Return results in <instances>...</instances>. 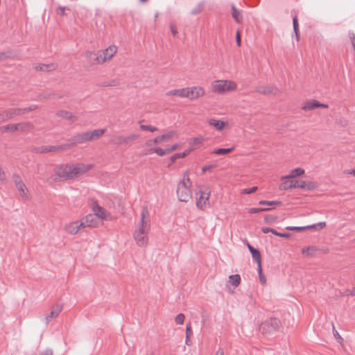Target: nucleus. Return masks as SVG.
<instances>
[{
	"mask_svg": "<svg viewBox=\"0 0 355 355\" xmlns=\"http://www.w3.org/2000/svg\"><path fill=\"white\" fill-rule=\"evenodd\" d=\"M150 228L149 213L146 208H143L139 226L134 232V239L140 247H145L148 241V233Z\"/></svg>",
	"mask_w": 355,
	"mask_h": 355,
	"instance_id": "1",
	"label": "nucleus"
},
{
	"mask_svg": "<svg viewBox=\"0 0 355 355\" xmlns=\"http://www.w3.org/2000/svg\"><path fill=\"white\" fill-rule=\"evenodd\" d=\"M192 183L186 173L184 178L180 181L177 187V196L180 201L187 202L192 197L191 187Z\"/></svg>",
	"mask_w": 355,
	"mask_h": 355,
	"instance_id": "2",
	"label": "nucleus"
},
{
	"mask_svg": "<svg viewBox=\"0 0 355 355\" xmlns=\"http://www.w3.org/2000/svg\"><path fill=\"white\" fill-rule=\"evenodd\" d=\"M72 165L60 164L54 168V181H64L74 178Z\"/></svg>",
	"mask_w": 355,
	"mask_h": 355,
	"instance_id": "3",
	"label": "nucleus"
},
{
	"mask_svg": "<svg viewBox=\"0 0 355 355\" xmlns=\"http://www.w3.org/2000/svg\"><path fill=\"white\" fill-rule=\"evenodd\" d=\"M212 91L218 94H223L226 92L233 91L236 88L234 82L225 80H217L212 83Z\"/></svg>",
	"mask_w": 355,
	"mask_h": 355,
	"instance_id": "4",
	"label": "nucleus"
},
{
	"mask_svg": "<svg viewBox=\"0 0 355 355\" xmlns=\"http://www.w3.org/2000/svg\"><path fill=\"white\" fill-rule=\"evenodd\" d=\"M280 326V321L276 318H270L262 322L259 327V331L265 336H268L276 332Z\"/></svg>",
	"mask_w": 355,
	"mask_h": 355,
	"instance_id": "5",
	"label": "nucleus"
},
{
	"mask_svg": "<svg viewBox=\"0 0 355 355\" xmlns=\"http://www.w3.org/2000/svg\"><path fill=\"white\" fill-rule=\"evenodd\" d=\"M89 141H90L89 133L88 132H85L83 133L77 134L69 139L67 142V145L69 146V149L78 144H83Z\"/></svg>",
	"mask_w": 355,
	"mask_h": 355,
	"instance_id": "6",
	"label": "nucleus"
},
{
	"mask_svg": "<svg viewBox=\"0 0 355 355\" xmlns=\"http://www.w3.org/2000/svg\"><path fill=\"white\" fill-rule=\"evenodd\" d=\"M186 91L187 96L185 98H189L190 100H195L205 94V89L201 87H186Z\"/></svg>",
	"mask_w": 355,
	"mask_h": 355,
	"instance_id": "7",
	"label": "nucleus"
},
{
	"mask_svg": "<svg viewBox=\"0 0 355 355\" xmlns=\"http://www.w3.org/2000/svg\"><path fill=\"white\" fill-rule=\"evenodd\" d=\"M283 182L279 185L280 190H288L293 188L302 189L303 187V180H294L292 179L283 180Z\"/></svg>",
	"mask_w": 355,
	"mask_h": 355,
	"instance_id": "8",
	"label": "nucleus"
},
{
	"mask_svg": "<svg viewBox=\"0 0 355 355\" xmlns=\"http://www.w3.org/2000/svg\"><path fill=\"white\" fill-rule=\"evenodd\" d=\"M209 195L210 191H200L196 199V206L199 209H204L207 203H209Z\"/></svg>",
	"mask_w": 355,
	"mask_h": 355,
	"instance_id": "9",
	"label": "nucleus"
},
{
	"mask_svg": "<svg viewBox=\"0 0 355 355\" xmlns=\"http://www.w3.org/2000/svg\"><path fill=\"white\" fill-rule=\"evenodd\" d=\"M36 106H29L24 108H15L10 109L6 111V117L8 119H12L15 116L24 114L26 112H30L36 109Z\"/></svg>",
	"mask_w": 355,
	"mask_h": 355,
	"instance_id": "10",
	"label": "nucleus"
},
{
	"mask_svg": "<svg viewBox=\"0 0 355 355\" xmlns=\"http://www.w3.org/2000/svg\"><path fill=\"white\" fill-rule=\"evenodd\" d=\"M138 137L137 135L132 134L128 137L115 136L112 139V142L114 145H121L123 144H129Z\"/></svg>",
	"mask_w": 355,
	"mask_h": 355,
	"instance_id": "11",
	"label": "nucleus"
},
{
	"mask_svg": "<svg viewBox=\"0 0 355 355\" xmlns=\"http://www.w3.org/2000/svg\"><path fill=\"white\" fill-rule=\"evenodd\" d=\"M13 179L15 184V186L19 191L20 195L22 197H27V188L24 183L22 182L20 176L17 174L13 175Z\"/></svg>",
	"mask_w": 355,
	"mask_h": 355,
	"instance_id": "12",
	"label": "nucleus"
},
{
	"mask_svg": "<svg viewBox=\"0 0 355 355\" xmlns=\"http://www.w3.org/2000/svg\"><path fill=\"white\" fill-rule=\"evenodd\" d=\"M93 167L92 164H72V170L73 172L74 178L80 174H83L90 170Z\"/></svg>",
	"mask_w": 355,
	"mask_h": 355,
	"instance_id": "13",
	"label": "nucleus"
},
{
	"mask_svg": "<svg viewBox=\"0 0 355 355\" xmlns=\"http://www.w3.org/2000/svg\"><path fill=\"white\" fill-rule=\"evenodd\" d=\"M69 149V146L67 144L58 146H42L38 149V152L44 153L49 152H54L57 150H64Z\"/></svg>",
	"mask_w": 355,
	"mask_h": 355,
	"instance_id": "14",
	"label": "nucleus"
},
{
	"mask_svg": "<svg viewBox=\"0 0 355 355\" xmlns=\"http://www.w3.org/2000/svg\"><path fill=\"white\" fill-rule=\"evenodd\" d=\"M325 222H320L316 224H313L311 225H307L304 227H298V226H288L286 227V229L291 231H302L306 229H322L325 227Z\"/></svg>",
	"mask_w": 355,
	"mask_h": 355,
	"instance_id": "15",
	"label": "nucleus"
},
{
	"mask_svg": "<svg viewBox=\"0 0 355 355\" xmlns=\"http://www.w3.org/2000/svg\"><path fill=\"white\" fill-rule=\"evenodd\" d=\"M256 92L262 94H276L278 89L274 85H260L256 88Z\"/></svg>",
	"mask_w": 355,
	"mask_h": 355,
	"instance_id": "16",
	"label": "nucleus"
},
{
	"mask_svg": "<svg viewBox=\"0 0 355 355\" xmlns=\"http://www.w3.org/2000/svg\"><path fill=\"white\" fill-rule=\"evenodd\" d=\"M92 211L96 217L102 220L106 218V210L103 207L98 205L96 202L94 203L92 205Z\"/></svg>",
	"mask_w": 355,
	"mask_h": 355,
	"instance_id": "17",
	"label": "nucleus"
},
{
	"mask_svg": "<svg viewBox=\"0 0 355 355\" xmlns=\"http://www.w3.org/2000/svg\"><path fill=\"white\" fill-rule=\"evenodd\" d=\"M26 126V124L23 123H17V124H9L1 128V131L2 132H15L19 130H24Z\"/></svg>",
	"mask_w": 355,
	"mask_h": 355,
	"instance_id": "18",
	"label": "nucleus"
},
{
	"mask_svg": "<svg viewBox=\"0 0 355 355\" xmlns=\"http://www.w3.org/2000/svg\"><path fill=\"white\" fill-rule=\"evenodd\" d=\"M116 46H111L107 48L106 49H105L103 51V52L101 53V54H102L101 60H103V62L111 59L113 57V55L116 53Z\"/></svg>",
	"mask_w": 355,
	"mask_h": 355,
	"instance_id": "19",
	"label": "nucleus"
},
{
	"mask_svg": "<svg viewBox=\"0 0 355 355\" xmlns=\"http://www.w3.org/2000/svg\"><path fill=\"white\" fill-rule=\"evenodd\" d=\"M87 58L89 59V62L93 64H99L102 63V54L100 52H87L86 53Z\"/></svg>",
	"mask_w": 355,
	"mask_h": 355,
	"instance_id": "20",
	"label": "nucleus"
},
{
	"mask_svg": "<svg viewBox=\"0 0 355 355\" xmlns=\"http://www.w3.org/2000/svg\"><path fill=\"white\" fill-rule=\"evenodd\" d=\"M83 227L78 221L69 223L65 225V230L70 234H76L78 232L79 230Z\"/></svg>",
	"mask_w": 355,
	"mask_h": 355,
	"instance_id": "21",
	"label": "nucleus"
},
{
	"mask_svg": "<svg viewBox=\"0 0 355 355\" xmlns=\"http://www.w3.org/2000/svg\"><path fill=\"white\" fill-rule=\"evenodd\" d=\"M95 215L93 214H89L84 217L80 221V225H83V228L86 227H92L94 225Z\"/></svg>",
	"mask_w": 355,
	"mask_h": 355,
	"instance_id": "22",
	"label": "nucleus"
},
{
	"mask_svg": "<svg viewBox=\"0 0 355 355\" xmlns=\"http://www.w3.org/2000/svg\"><path fill=\"white\" fill-rule=\"evenodd\" d=\"M62 305H60V304H56L53 307V309L51 310V311L50 312L49 314H48L46 316V324L49 323V322L52 319V318H56L59 314L62 311Z\"/></svg>",
	"mask_w": 355,
	"mask_h": 355,
	"instance_id": "23",
	"label": "nucleus"
},
{
	"mask_svg": "<svg viewBox=\"0 0 355 355\" xmlns=\"http://www.w3.org/2000/svg\"><path fill=\"white\" fill-rule=\"evenodd\" d=\"M57 115L59 117L65 119L71 122L76 121L77 120V117L73 115L71 112L65 110H60L57 112Z\"/></svg>",
	"mask_w": 355,
	"mask_h": 355,
	"instance_id": "24",
	"label": "nucleus"
},
{
	"mask_svg": "<svg viewBox=\"0 0 355 355\" xmlns=\"http://www.w3.org/2000/svg\"><path fill=\"white\" fill-rule=\"evenodd\" d=\"M304 173V170L301 168H295L292 170L291 173L288 175H285L282 177L281 180H287V179H293L296 177L300 176Z\"/></svg>",
	"mask_w": 355,
	"mask_h": 355,
	"instance_id": "25",
	"label": "nucleus"
},
{
	"mask_svg": "<svg viewBox=\"0 0 355 355\" xmlns=\"http://www.w3.org/2000/svg\"><path fill=\"white\" fill-rule=\"evenodd\" d=\"M247 247L252 254V259L258 263H261V254L257 249L247 243Z\"/></svg>",
	"mask_w": 355,
	"mask_h": 355,
	"instance_id": "26",
	"label": "nucleus"
},
{
	"mask_svg": "<svg viewBox=\"0 0 355 355\" xmlns=\"http://www.w3.org/2000/svg\"><path fill=\"white\" fill-rule=\"evenodd\" d=\"M261 231L264 234H268L269 232H271L274 235H276L277 236L282 237V238H289L291 236L290 234H288V233L278 232L275 230L270 228V227H262Z\"/></svg>",
	"mask_w": 355,
	"mask_h": 355,
	"instance_id": "27",
	"label": "nucleus"
},
{
	"mask_svg": "<svg viewBox=\"0 0 355 355\" xmlns=\"http://www.w3.org/2000/svg\"><path fill=\"white\" fill-rule=\"evenodd\" d=\"M105 132V129H96L92 131H88L90 141L98 139L104 134Z\"/></svg>",
	"mask_w": 355,
	"mask_h": 355,
	"instance_id": "28",
	"label": "nucleus"
},
{
	"mask_svg": "<svg viewBox=\"0 0 355 355\" xmlns=\"http://www.w3.org/2000/svg\"><path fill=\"white\" fill-rule=\"evenodd\" d=\"M186 88L182 89H173L168 91L166 92L167 96H177L182 98H185L186 96H187L186 93Z\"/></svg>",
	"mask_w": 355,
	"mask_h": 355,
	"instance_id": "29",
	"label": "nucleus"
},
{
	"mask_svg": "<svg viewBox=\"0 0 355 355\" xmlns=\"http://www.w3.org/2000/svg\"><path fill=\"white\" fill-rule=\"evenodd\" d=\"M208 123L218 130H222L225 126V123L223 121L216 119H210L208 121Z\"/></svg>",
	"mask_w": 355,
	"mask_h": 355,
	"instance_id": "30",
	"label": "nucleus"
},
{
	"mask_svg": "<svg viewBox=\"0 0 355 355\" xmlns=\"http://www.w3.org/2000/svg\"><path fill=\"white\" fill-rule=\"evenodd\" d=\"M318 107H319V102L316 100H310L304 103L302 109L306 111L311 110Z\"/></svg>",
	"mask_w": 355,
	"mask_h": 355,
	"instance_id": "31",
	"label": "nucleus"
},
{
	"mask_svg": "<svg viewBox=\"0 0 355 355\" xmlns=\"http://www.w3.org/2000/svg\"><path fill=\"white\" fill-rule=\"evenodd\" d=\"M35 69L37 71H51L55 69V65L53 63L51 64H41L36 65Z\"/></svg>",
	"mask_w": 355,
	"mask_h": 355,
	"instance_id": "32",
	"label": "nucleus"
},
{
	"mask_svg": "<svg viewBox=\"0 0 355 355\" xmlns=\"http://www.w3.org/2000/svg\"><path fill=\"white\" fill-rule=\"evenodd\" d=\"M232 16L236 22L240 23L242 20L241 11L238 10L234 5L232 6Z\"/></svg>",
	"mask_w": 355,
	"mask_h": 355,
	"instance_id": "33",
	"label": "nucleus"
},
{
	"mask_svg": "<svg viewBox=\"0 0 355 355\" xmlns=\"http://www.w3.org/2000/svg\"><path fill=\"white\" fill-rule=\"evenodd\" d=\"M191 150H192V148H190V149L184 150L182 153L174 154L173 155H172L171 157V162H174L177 159L183 158V157H186L187 155H188L190 153V152Z\"/></svg>",
	"mask_w": 355,
	"mask_h": 355,
	"instance_id": "34",
	"label": "nucleus"
},
{
	"mask_svg": "<svg viewBox=\"0 0 355 355\" xmlns=\"http://www.w3.org/2000/svg\"><path fill=\"white\" fill-rule=\"evenodd\" d=\"M229 282L232 286L236 287L241 282V277L238 274L232 275L229 277Z\"/></svg>",
	"mask_w": 355,
	"mask_h": 355,
	"instance_id": "35",
	"label": "nucleus"
},
{
	"mask_svg": "<svg viewBox=\"0 0 355 355\" xmlns=\"http://www.w3.org/2000/svg\"><path fill=\"white\" fill-rule=\"evenodd\" d=\"M316 251L317 248L315 246H309L303 248L302 253L306 256H313Z\"/></svg>",
	"mask_w": 355,
	"mask_h": 355,
	"instance_id": "36",
	"label": "nucleus"
},
{
	"mask_svg": "<svg viewBox=\"0 0 355 355\" xmlns=\"http://www.w3.org/2000/svg\"><path fill=\"white\" fill-rule=\"evenodd\" d=\"M234 148H217L215 149L212 153L216 155H226L233 150Z\"/></svg>",
	"mask_w": 355,
	"mask_h": 355,
	"instance_id": "37",
	"label": "nucleus"
},
{
	"mask_svg": "<svg viewBox=\"0 0 355 355\" xmlns=\"http://www.w3.org/2000/svg\"><path fill=\"white\" fill-rule=\"evenodd\" d=\"M259 205H269V206H273V205H282V202L279 200H261L259 202Z\"/></svg>",
	"mask_w": 355,
	"mask_h": 355,
	"instance_id": "38",
	"label": "nucleus"
},
{
	"mask_svg": "<svg viewBox=\"0 0 355 355\" xmlns=\"http://www.w3.org/2000/svg\"><path fill=\"white\" fill-rule=\"evenodd\" d=\"M203 7H204V3H198L197 6H196L191 11V13L192 15H197V14H199L200 12H202V9H203Z\"/></svg>",
	"mask_w": 355,
	"mask_h": 355,
	"instance_id": "39",
	"label": "nucleus"
},
{
	"mask_svg": "<svg viewBox=\"0 0 355 355\" xmlns=\"http://www.w3.org/2000/svg\"><path fill=\"white\" fill-rule=\"evenodd\" d=\"M293 31L295 34V37L297 40H298V31H299V25L297 17H294L293 18Z\"/></svg>",
	"mask_w": 355,
	"mask_h": 355,
	"instance_id": "40",
	"label": "nucleus"
},
{
	"mask_svg": "<svg viewBox=\"0 0 355 355\" xmlns=\"http://www.w3.org/2000/svg\"><path fill=\"white\" fill-rule=\"evenodd\" d=\"M302 182L304 185L302 187V189H303L312 190L315 187L314 183L312 182H306L303 180Z\"/></svg>",
	"mask_w": 355,
	"mask_h": 355,
	"instance_id": "41",
	"label": "nucleus"
},
{
	"mask_svg": "<svg viewBox=\"0 0 355 355\" xmlns=\"http://www.w3.org/2000/svg\"><path fill=\"white\" fill-rule=\"evenodd\" d=\"M258 270H259V276L260 282H261L262 284H266V277L263 276V275L262 274V270H261V263H258Z\"/></svg>",
	"mask_w": 355,
	"mask_h": 355,
	"instance_id": "42",
	"label": "nucleus"
},
{
	"mask_svg": "<svg viewBox=\"0 0 355 355\" xmlns=\"http://www.w3.org/2000/svg\"><path fill=\"white\" fill-rule=\"evenodd\" d=\"M175 135H176L175 132H174V131H169V132H168L161 135V138L163 139L164 141H165V140L170 139L171 138H172Z\"/></svg>",
	"mask_w": 355,
	"mask_h": 355,
	"instance_id": "43",
	"label": "nucleus"
},
{
	"mask_svg": "<svg viewBox=\"0 0 355 355\" xmlns=\"http://www.w3.org/2000/svg\"><path fill=\"white\" fill-rule=\"evenodd\" d=\"M185 316L183 313H179L176 315L175 321L178 324H182L184 321Z\"/></svg>",
	"mask_w": 355,
	"mask_h": 355,
	"instance_id": "44",
	"label": "nucleus"
},
{
	"mask_svg": "<svg viewBox=\"0 0 355 355\" xmlns=\"http://www.w3.org/2000/svg\"><path fill=\"white\" fill-rule=\"evenodd\" d=\"M140 128L142 130H147V131H150L152 132L157 130V128L156 127L148 125H141Z\"/></svg>",
	"mask_w": 355,
	"mask_h": 355,
	"instance_id": "45",
	"label": "nucleus"
},
{
	"mask_svg": "<svg viewBox=\"0 0 355 355\" xmlns=\"http://www.w3.org/2000/svg\"><path fill=\"white\" fill-rule=\"evenodd\" d=\"M153 151L159 156H164L166 154L168 153L167 149H162L159 148H155Z\"/></svg>",
	"mask_w": 355,
	"mask_h": 355,
	"instance_id": "46",
	"label": "nucleus"
},
{
	"mask_svg": "<svg viewBox=\"0 0 355 355\" xmlns=\"http://www.w3.org/2000/svg\"><path fill=\"white\" fill-rule=\"evenodd\" d=\"M202 141V137H196V138H193V141H192V143H191V144L193 146V147L191 148L192 150L195 148V146H197L199 144H200Z\"/></svg>",
	"mask_w": 355,
	"mask_h": 355,
	"instance_id": "47",
	"label": "nucleus"
},
{
	"mask_svg": "<svg viewBox=\"0 0 355 355\" xmlns=\"http://www.w3.org/2000/svg\"><path fill=\"white\" fill-rule=\"evenodd\" d=\"M258 189L257 187H253L251 188H247L243 190V193L245 194H251L257 191Z\"/></svg>",
	"mask_w": 355,
	"mask_h": 355,
	"instance_id": "48",
	"label": "nucleus"
},
{
	"mask_svg": "<svg viewBox=\"0 0 355 355\" xmlns=\"http://www.w3.org/2000/svg\"><path fill=\"white\" fill-rule=\"evenodd\" d=\"M269 210H270V209H263V207L251 208V209H250L249 212L251 214H253V213H258V212H261V211H267Z\"/></svg>",
	"mask_w": 355,
	"mask_h": 355,
	"instance_id": "49",
	"label": "nucleus"
},
{
	"mask_svg": "<svg viewBox=\"0 0 355 355\" xmlns=\"http://www.w3.org/2000/svg\"><path fill=\"white\" fill-rule=\"evenodd\" d=\"M171 31L174 37H176L178 35V29L173 24H171L170 26Z\"/></svg>",
	"mask_w": 355,
	"mask_h": 355,
	"instance_id": "50",
	"label": "nucleus"
},
{
	"mask_svg": "<svg viewBox=\"0 0 355 355\" xmlns=\"http://www.w3.org/2000/svg\"><path fill=\"white\" fill-rule=\"evenodd\" d=\"M192 329L190 324H187L186 326V336H191L192 335Z\"/></svg>",
	"mask_w": 355,
	"mask_h": 355,
	"instance_id": "51",
	"label": "nucleus"
},
{
	"mask_svg": "<svg viewBox=\"0 0 355 355\" xmlns=\"http://www.w3.org/2000/svg\"><path fill=\"white\" fill-rule=\"evenodd\" d=\"M39 355H53V351L51 349H46Z\"/></svg>",
	"mask_w": 355,
	"mask_h": 355,
	"instance_id": "52",
	"label": "nucleus"
},
{
	"mask_svg": "<svg viewBox=\"0 0 355 355\" xmlns=\"http://www.w3.org/2000/svg\"><path fill=\"white\" fill-rule=\"evenodd\" d=\"M58 14L61 15H65V7L60 6L57 11Z\"/></svg>",
	"mask_w": 355,
	"mask_h": 355,
	"instance_id": "53",
	"label": "nucleus"
},
{
	"mask_svg": "<svg viewBox=\"0 0 355 355\" xmlns=\"http://www.w3.org/2000/svg\"><path fill=\"white\" fill-rule=\"evenodd\" d=\"M236 43L238 44V46H240L241 45V37H240V33L239 31H237V33H236Z\"/></svg>",
	"mask_w": 355,
	"mask_h": 355,
	"instance_id": "54",
	"label": "nucleus"
},
{
	"mask_svg": "<svg viewBox=\"0 0 355 355\" xmlns=\"http://www.w3.org/2000/svg\"><path fill=\"white\" fill-rule=\"evenodd\" d=\"M163 141H164V139L161 138V135H160V136H157V137H155L153 141L155 144H159Z\"/></svg>",
	"mask_w": 355,
	"mask_h": 355,
	"instance_id": "55",
	"label": "nucleus"
},
{
	"mask_svg": "<svg viewBox=\"0 0 355 355\" xmlns=\"http://www.w3.org/2000/svg\"><path fill=\"white\" fill-rule=\"evenodd\" d=\"M178 144H173V146H171L170 148H167L168 153H169L171 151L175 150L178 148Z\"/></svg>",
	"mask_w": 355,
	"mask_h": 355,
	"instance_id": "56",
	"label": "nucleus"
},
{
	"mask_svg": "<svg viewBox=\"0 0 355 355\" xmlns=\"http://www.w3.org/2000/svg\"><path fill=\"white\" fill-rule=\"evenodd\" d=\"M216 355H224V352H223V349L219 348V349L217 350V352H216Z\"/></svg>",
	"mask_w": 355,
	"mask_h": 355,
	"instance_id": "57",
	"label": "nucleus"
},
{
	"mask_svg": "<svg viewBox=\"0 0 355 355\" xmlns=\"http://www.w3.org/2000/svg\"><path fill=\"white\" fill-rule=\"evenodd\" d=\"M212 168V166H205L203 168H202V171L203 172H205L207 171H209V169H211Z\"/></svg>",
	"mask_w": 355,
	"mask_h": 355,
	"instance_id": "58",
	"label": "nucleus"
},
{
	"mask_svg": "<svg viewBox=\"0 0 355 355\" xmlns=\"http://www.w3.org/2000/svg\"><path fill=\"white\" fill-rule=\"evenodd\" d=\"M347 174H351L355 176V168H353L350 171H347L345 172Z\"/></svg>",
	"mask_w": 355,
	"mask_h": 355,
	"instance_id": "59",
	"label": "nucleus"
},
{
	"mask_svg": "<svg viewBox=\"0 0 355 355\" xmlns=\"http://www.w3.org/2000/svg\"><path fill=\"white\" fill-rule=\"evenodd\" d=\"M190 336H186L185 338V344L187 345H190Z\"/></svg>",
	"mask_w": 355,
	"mask_h": 355,
	"instance_id": "60",
	"label": "nucleus"
},
{
	"mask_svg": "<svg viewBox=\"0 0 355 355\" xmlns=\"http://www.w3.org/2000/svg\"><path fill=\"white\" fill-rule=\"evenodd\" d=\"M272 219V216H267L265 217V220L267 222V223H269L270 222V220Z\"/></svg>",
	"mask_w": 355,
	"mask_h": 355,
	"instance_id": "61",
	"label": "nucleus"
},
{
	"mask_svg": "<svg viewBox=\"0 0 355 355\" xmlns=\"http://www.w3.org/2000/svg\"><path fill=\"white\" fill-rule=\"evenodd\" d=\"M319 107L327 108V107H328V105L327 104H324V103H321L319 102Z\"/></svg>",
	"mask_w": 355,
	"mask_h": 355,
	"instance_id": "62",
	"label": "nucleus"
},
{
	"mask_svg": "<svg viewBox=\"0 0 355 355\" xmlns=\"http://www.w3.org/2000/svg\"><path fill=\"white\" fill-rule=\"evenodd\" d=\"M6 58V53H0V60H2L3 59H4Z\"/></svg>",
	"mask_w": 355,
	"mask_h": 355,
	"instance_id": "63",
	"label": "nucleus"
},
{
	"mask_svg": "<svg viewBox=\"0 0 355 355\" xmlns=\"http://www.w3.org/2000/svg\"><path fill=\"white\" fill-rule=\"evenodd\" d=\"M351 295H355V287H354L352 291H350Z\"/></svg>",
	"mask_w": 355,
	"mask_h": 355,
	"instance_id": "64",
	"label": "nucleus"
}]
</instances>
